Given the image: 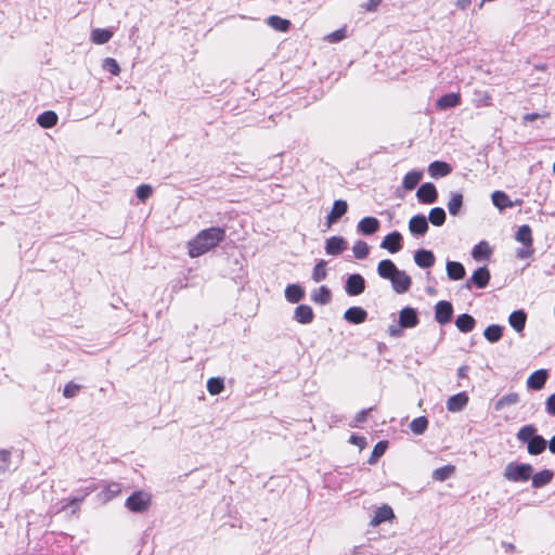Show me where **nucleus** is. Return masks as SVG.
<instances>
[{"label":"nucleus","mask_w":555,"mask_h":555,"mask_svg":"<svg viewBox=\"0 0 555 555\" xmlns=\"http://www.w3.org/2000/svg\"><path fill=\"white\" fill-rule=\"evenodd\" d=\"M224 238L225 230L223 228L204 229L188 242V254L191 258L199 257L217 247Z\"/></svg>","instance_id":"f257e3e1"},{"label":"nucleus","mask_w":555,"mask_h":555,"mask_svg":"<svg viewBox=\"0 0 555 555\" xmlns=\"http://www.w3.org/2000/svg\"><path fill=\"white\" fill-rule=\"evenodd\" d=\"M516 437L520 442L527 443L528 453L531 455L541 454L547 447L546 440L542 436L537 435V428L531 424L522 426L516 434Z\"/></svg>","instance_id":"f03ea898"},{"label":"nucleus","mask_w":555,"mask_h":555,"mask_svg":"<svg viewBox=\"0 0 555 555\" xmlns=\"http://www.w3.org/2000/svg\"><path fill=\"white\" fill-rule=\"evenodd\" d=\"M420 318L416 309L404 307L399 312L398 323L389 325L388 334L390 337L399 338L403 335L405 328H414L418 325Z\"/></svg>","instance_id":"7ed1b4c3"},{"label":"nucleus","mask_w":555,"mask_h":555,"mask_svg":"<svg viewBox=\"0 0 555 555\" xmlns=\"http://www.w3.org/2000/svg\"><path fill=\"white\" fill-rule=\"evenodd\" d=\"M95 490V486H88L85 490L81 491L80 495L57 501L51 506V511L55 514H59L66 511L67 508H72V514H76L80 509V504L83 502L85 498Z\"/></svg>","instance_id":"20e7f679"},{"label":"nucleus","mask_w":555,"mask_h":555,"mask_svg":"<svg viewBox=\"0 0 555 555\" xmlns=\"http://www.w3.org/2000/svg\"><path fill=\"white\" fill-rule=\"evenodd\" d=\"M531 473L530 464L509 463L504 470V477L509 481H527Z\"/></svg>","instance_id":"39448f33"},{"label":"nucleus","mask_w":555,"mask_h":555,"mask_svg":"<svg viewBox=\"0 0 555 555\" xmlns=\"http://www.w3.org/2000/svg\"><path fill=\"white\" fill-rule=\"evenodd\" d=\"M151 495L145 491H135L126 500V507L133 513H142L149 508Z\"/></svg>","instance_id":"423d86ee"},{"label":"nucleus","mask_w":555,"mask_h":555,"mask_svg":"<svg viewBox=\"0 0 555 555\" xmlns=\"http://www.w3.org/2000/svg\"><path fill=\"white\" fill-rule=\"evenodd\" d=\"M490 278L491 275L488 268L480 267L475 270L472 276L465 282L464 287L472 289V286L475 285L477 288H485L489 284Z\"/></svg>","instance_id":"0eeeda50"},{"label":"nucleus","mask_w":555,"mask_h":555,"mask_svg":"<svg viewBox=\"0 0 555 555\" xmlns=\"http://www.w3.org/2000/svg\"><path fill=\"white\" fill-rule=\"evenodd\" d=\"M365 289V280L359 273L350 274L345 284V292L349 296H358Z\"/></svg>","instance_id":"6e6552de"},{"label":"nucleus","mask_w":555,"mask_h":555,"mask_svg":"<svg viewBox=\"0 0 555 555\" xmlns=\"http://www.w3.org/2000/svg\"><path fill=\"white\" fill-rule=\"evenodd\" d=\"M453 315V306L450 301L440 300L435 306V320L444 325L449 323Z\"/></svg>","instance_id":"1a4fd4ad"},{"label":"nucleus","mask_w":555,"mask_h":555,"mask_svg":"<svg viewBox=\"0 0 555 555\" xmlns=\"http://www.w3.org/2000/svg\"><path fill=\"white\" fill-rule=\"evenodd\" d=\"M389 281L398 294L406 293L412 285L411 278L402 270H398Z\"/></svg>","instance_id":"9d476101"},{"label":"nucleus","mask_w":555,"mask_h":555,"mask_svg":"<svg viewBox=\"0 0 555 555\" xmlns=\"http://www.w3.org/2000/svg\"><path fill=\"white\" fill-rule=\"evenodd\" d=\"M347 249V242L343 236H331L325 241V253L331 256H338Z\"/></svg>","instance_id":"9b49d317"},{"label":"nucleus","mask_w":555,"mask_h":555,"mask_svg":"<svg viewBox=\"0 0 555 555\" xmlns=\"http://www.w3.org/2000/svg\"><path fill=\"white\" fill-rule=\"evenodd\" d=\"M416 196L421 203L433 204L438 197L437 189L430 182L424 183L418 188Z\"/></svg>","instance_id":"f8f14e48"},{"label":"nucleus","mask_w":555,"mask_h":555,"mask_svg":"<svg viewBox=\"0 0 555 555\" xmlns=\"http://www.w3.org/2000/svg\"><path fill=\"white\" fill-rule=\"evenodd\" d=\"M348 210V204L344 199H337L334 202L333 207L326 216V225L330 228L338 219H340Z\"/></svg>","instance_id":"ddd939ff"},{"label":"nucleus","mask_w":555,"mask_h":555,"mask_svg":"<svg viewBox=\"0 0 555 555\" xmlns=\"http://www.w3.org/2000/svg\"><path fill=\"white\" fill-rule=\"evenodd\" d=\"M402 235L398 231H393L386 235L380 243V247L389 253H398L402 248Z\"/></svg>","instance_id":"4468645a"},{"label":"nucleus","mask_w":555,"mask_h":555,"mask_svg":"<svg viewBox=\"0 0 555 555\" xmlns=\"http://www.w3.org/2000/svg\"><path fill=\"white\" fill-rule=\"evenodd\" d=\"M428 228V221L424 215H415L409 221V230L415 236L424 235Z\"/></svg>","instance_id":"2eb2a0df"},{"label":"nucleus","mask_w":555,"mask_h":555,"mask_svg":"<svg viewBox=\"0 0 555 555\" xmlns=\"http://www.w3.org/2000/svg\"><path fill=\"white\" fill-rule=\"evenodd\" d=\"M468 400V395L465 391L453 395L447 400V410L452 413L461 412L467 405Z\"/></svg>","instance_id":"dca6fc26"},{"label":"nucleus","mask_w":555,"mask_h":555,"mask_svg":"<svg viewBox=\"0 0 555 555\" xmlns=\"http://www.w3.org/2000/svg\"><path fill=\"white\" fill-rule=\"evenodd\" d=\"M548 378V372L544 369L533 372L527 379V387L532 390H541Z\"/></svg>","instance_id":"f3484780"},{"label":"nucleus","mask_w":555,"mask_h":555,"mask_svg":"<svg viewBox=\"0 0 555 555\" xmlns=\"http://www.w3.org/2000/svg\"><path fill=\"white\" fill-rule=\"evenodd\" d=\"M395 514L392 508L389 505L384 504L376 508L373 517L371 518L370 525L376 527L384 521L391 520Z\"/></svg>","instance_id":"a211bd4d"},{"label":"nucleus","mask_w":555,"mask_h":555,"mask_svg":"<svg viewBox=\"0 0 555 555\" xmlns=\"http://www.w3.org/2000/svg\"><path fill=\"white\" fill-rule=\"evenodd\" d=\"M379 220L375 217H364L357 225L358 232L363 235H372L379 229Z\"/></svg>","instance_id":"6ab92c4d"},{"label":"nucleus","mask_w":555,"mask_h":555,"mask_svg":"<svg viewBox=\"0 0 555 555\" xmlns=\"http://www.w3.org/2000/svg\"><path fill=\"white\" fill-rule=\"evenodd\" d=\"M414 261L420 268L428 269L435 264L436 258L431 250L418 249L414 254Z\"/></svg>","instance_id":"aec40b11"},{"label":"nucleus","mask_w":555,"mask_h":555,"mask_svg":"<svg viewBox=\"0 0 555 555\" xmlns=\"http://www.w3.org/2000/svg\"><path fill=\"white\" fill-rule=\"evenodd\" d=\"M344 319L351 324H361L366 321L367 312L361 307H350L345 311Z\"/></svg>","instance_id":"412c9836"},{"label":"nucleus","mask_w":555,"mask_h":555,"mask_svg":"<svg viewBox=\"0 0 555 555\" xmlns=\"http://www.w3.org/2000/svg\"><path fill=\"white\" fill-rule=\"evenodd\" d=\"M461 104V95L460 93H447L440 96L436 102V107L438 109H448L452 107H456Z\"/></svg>","instance_id":"4be33fe9"},{"label":"nucleus","mask_w":555,"mask_h":555,"mask_svg":"<svg viewBox=\"0 0 555 555\" xmlns=\"http://www.w3.org/2000/svg\"><path fill=\"white\" fill-rule=\"evenodd\" d=\"M314 313L308 305H299L294 311V320L300 324H309L313 321Z\"/></svg>","instance_id":"5701e85b"},{"label":"nucleus","mask_w":555,"mask_h":555,"mask_svg":"<svg viewBox=\"0 0 555 555\" xmlns=\"http://www.w3.org/2000/svg\"><path fill=\"white\" fill-rule=\"evenodd\" d=\"M527 321V314L524 310L513 311L508 317L509 325L517 332L524 331Z\"/></svg>","instance_id":"b1692460"},{"label":"nucleus","mask_w":555,"mask_h":555,"mask_svg":"<svg viewBox=\"0 0 555 555\" xmlns=\"http://www.w3.org/2000/svg\"><path fill=\"white\" fill-rule=\"evenodd\" d=\"M452 171V168L449 164L444 162H433L428 166V173L433 178H441L448 176Z\"/></svg>","instance_id":"393cba45"},{"label":"nucleus","mask_w":555,"mask_h":555,"mask_svg":"<svg viewBox=\"0 0 555 555\" xmlns=\"http://www.w3.org/2000/svg\"><path fill=\"white\" fill-rule=\"evenodd\" d=\"M399 269L390 259L379 261L377 273L382 279L390 280Z\"/></svg>","instance_id":"a878e982"},{"label":"nucleus","mask_w":555,"mask_h":555,"mask_svg":"<svg viewBox=\"0 0 555 555\" xmlns=\"http://www.w3.org/2000/svg\"><path fill=\"white\" fill-rule=\"evenodd\" d=\"M455 326L462 333H469L476 326V320L468 313L460 314L455 320Z\"/></svg>","instance_id":"bb28decb"},{"label":"nucleus","mask_w":555,"mask_h":555,"mask_svg":"<svg viewBox=\"0 0 555 555\" xmlns=\"http://www.w3.org/2000/svg\"><path fill=\"white\" fill-rule=\"evenodd\" d=\"M305 297L304 288L298 284H289L285 288V298L288 302L297 304Z\"/></svg>","instance_id":"cd10ccee"},{"label":"nucleus","mask_w":555,"mask_h":555,"mask_svg":"<svg viewBox=\"0 0 555 555\" xmlns=\"http://www.w3.org/2000/svg\"><path fill=\"white\" fill-rule=\"evenodd\" d=\"M446 269L448 278L453 281L462 280L466 273L464 266L459 261H448Z\"/></svg>","instance_id":"c85d7f7f"},{"label":"nucleus","mask_w":555,"mask_h":555,"mask_svg":"<svg viewBox=\"0 0 555 555\" xmlns=\"http://www.w3.org/2000/svg\"><path fill=\"white\" fill-rule=\"evenodd\" d=\"M554 477V472L551 469H543L532 476V487L535 489L548 485Z\"/></svg>","instance_id":"c756f323"},{"label":"nucleus","mask_w":555,"mask_h":555,"mask_svg":"<svg viewBox=\"0 0 555 555\" xmlns=\"http://www.w3.org/2000/svg\"><path fill=\"white\" fill-rule=\"evenodd\" d=\"M515 238L526 247H532V231L528 224L518 228Z\"/></svg>","instance_id":"7c9ffc66"},{"label":"nucleus","mask_w":555,"mask_h":555,"mask_svg":"<svg viewBox=\"0 0 555 555\" xmlns=\"http://www.w3.org/2000/svg\"><path fill=\"white\" fill-rule=\"evenodd\" d=\"M59 117L53 111H46L37 117V122L42 128H52L57 124Z\"/></svg>","instance_id":"2f4dec72"},{"label":"nucleus","mask_w":555,"mask_h":555,"mask_svg":"<svg viewBox=\"0 0 555 555\" xmlns=\"http://www.w3.org/2000/svg\"><path fill=\"white\" fill-rule=\"evenodd\" d=\"M311 299L315 304L326 305L332 299V293L326 286L323 285L312 292Z\"/></svg>","instance_id":"473e14b6"},{"label":"nucleus","mask_w":555,"mask_h":555,"mask_svg":"<svg viewBox=\"0 0 555 555\" xmlns=\"http://www.w3.org/2000/svg\"><path fill=\"white\" fill-rule=\"evenodd\" d=\"M463 206V195L460 192L451 193V197L447 204L448 210L451 216H457Z\"/></svg>","instance_id":"72a5a7b5"},{"label":"nucleus","mask_w":555,"mask_h":555,"mask_svg":"<svg viewBox=\"0 0 555 555\" xmlns=\"http://www.w3.org/2000/svg\"><path fill=\"white\" fill-rule=\"evenodd\" d=\"M113 31L105 28H95L91 31V40L95 44H104L113 37Z\"/></svg>","instance_id":"f704fd0d"},{"label":"nucleus","mask_w":555,"mask_h":555,"mask_svg":"<svg viewBox=\"0 0 555 555\" xmlns=\"http://www.w3.org/2000/svg\"><path fill=\"white\" fill-rule=\"evenodd\" d=\"M423 178V172L420 170L409 171L403 178V188L405 190H413L420 183Z\"/></svg>","instance_id":"c9c22d12"},{"label":"nucleus","mask_w":555,"mask_h":555,"mask_svg":"<svg viewBox=\"0 0 555 555\" xmlns=\"http://www.w3.org/2000/svg\"><path fill=\"white\" fill-rule=\"evenodd\" d=\"M492 203L500 210H503L507 207H512L513 203L509 197L503 191H494L491 195Z\"/></svg>","instance_id":"e433bc0d"},{"label":"nucleus","mask_w":555,"mask_h":555,"mask_svg":"<svg viewBox=\"0 0 555 555\" xmlns=\"http://www.w3.org/2000/svg\"><path fill=\"white\" fill-rule=\"evenodd\" d=\"M121 493V485L118 482L107 483L101 492V496L105 502L113 500Z\"/></svg>","instance_id":"4c0bfd02"},{"label":"nucleus","mask_w":555,"mask_h":555,"mask_svg":"<svg viewBox=\"0 0 555 555\" xmlns=\"http://www.w3.org/2000/svg\"><path fill=\"white\" fill-rule=\"evenodd\" d=\"M473 103L476 107H488L492 105V98L488 91L476 90L474 92Z\"/></svg>","instance_id":"58836bf2"},{"label":"nucleus","mask_w":555,"mask_h":555,"mask_svg":"<svg viewBox=\"0 0 555 555\" xmlns=\"http://www.w3.org/2000/svg\"><path fill=\"white\" fill-rule=\"evenodd\" d=\"M491 255V248L485 241L479 242L473 247L472 256L475 260L488 258Z\"/></svg>","instance_id":"ea45409f"},{"label":"nucleus","mask_w":555,"mask_h":555,"mask_svg":"<svg viewBox=\"0 0 555 555\" xmlns=\"http://www.w3.org/2000/svg\"><path fill=\"white\" fill-rule=\"evenodd\" d=\"M502 335L503 327L496 324L489 325L483 332L485 338L492 344L499 341L502 338Z\"/></svg>","instance_id":"a19ab883"},{"label":"nucleus","mask_w":555,"mask_h":555,"mask_svg":"<svg viewBox=\"0 0 555 555\" xmlns=\"http://www.w3.org/2000/svg\"><path fill=\"white\" fill-rule=\"evenodd\" d=\"M268 25L275 30L286 31L291 26V22L278 15H271L268 17Z\"/></svg>","instance_id":"79ce46f5"},{"label":"nucleus","mask_w":555,"mask_h":555,"mask_svg":"<svg viewBox=\"0 0 555 555\" xmlns=\"http://www.w3.org/2000/svg\"><path fill=\"white\" fill-rule=\"evenodd\" d=\"M455 472V467L453 465H446L439 467L433 472V478L438 481H444L449 479Z\"/></svg>","instance_id":"37998d69"},{"label":"nucleus","mask_w":555,"mask_h":555,"mask_svg":"<svg viewBox=\"0 0 555 555\" xmlns=\"http://www.w3.org/2000/svg\"><path fill=\"white\" fill-rule=\"evenodd\" d=\"M519 401V396L518 393L516 392H511V393H507L503 397H501L496 403H495V410L496 411H500L502 410L503 408L507 406V405H513V404H516L518 403Z\"/></svg>","instance_id":"c03bdc74"},{"label":"nucleus","mask_w":555,"mask_h":555,"mask_svg":"<svg viewBox=\"0 0 555 555\" xmlns=\"http://www.w3.org/2000/svg\"><path fill=\"white\" fill-rule=\"evenodd\" d=\"M446 211L441 207H435L429 211L428 219L436 225L440 227L446 222Z\"/></svg>","instance_id":"a18cd8bd"},{"label":"nucleus","mask_w":555,"mask_h":555,"mask_svg":"<svg viewBox=\"0 0 555 555\" xmlns=\"http://www.w3.org/2000/svg\"><path fill=\"white\" fill-rule=\"evenodd\" d=\"M428 427V420L425 416L414 418L410 424V429L415 435H422Z\"/></svg>","instance_id":"49530a36"},{"label":"nucleus","mask_w":555,"mask_h":555,"mask_svg":"<svg viewBox=\"0 0 555 555\" xmlns=\"http://www.w3.org/2000/svg\"><path fill=\"white\" fill-rule=\"evenodd\" d=\"M224 389V382L220 377H210L207 380V390L210 395H219Z\"/></svg>","instance_id":"de8ad7c7"},{"label":"nucleus","mask_w":555,"mask_h":555,"mask_svg":"<svg viewBox=\"0 0 555 555\" xmlns=\"http://www.w3.org/2000/svg\"><path fill=\"white\" fill-rule=\"evenodd\" d=\"M326 261L321 259L315 263L312 270V280L318 283L323 281L326 278Z\"/></svg>","instance_id":"09e8293b"},{"label":"nucleus","mask_w":555,"mask_h":555,"mask_svg":"<svg viewBox=\"0 0 555 555\" xmlns=\"http://www.w3.org/2000/svg\"><path fill=\"white\" fill-rule=\"evenodd\" d=\"M12 465V452L10 450H0V476L10 470Z\"/></svg>","instance_id":"8fccbe9b"},{"label":"nucleus","mask_w":555,"mask_h":555,"mask_svg":"<svg viewBox=\"0 0 555 555\" xmlns=\"http://www.w3.org/2000/svg\"><path fill=\"white\" fill-rule=\"evenodd\" d=\"M353 255L357 259H365L370 253V247L364 241H357L352 247Z\"/></svg>","instance_id":"3c124183"},{"label":"nucleus","mask_w":555,"mask_h":555,"mask_svg":"<svg viewBox=\"0 0 555 555\" xmlns=\"http://www.w3.org/2000/svg\"><path fill=\"white\" fill-rule=\"evenodd\" d=\"M387 447H388L387 441H384V440L378 441L372 451V454L369 459V463L375 464L377 462V460L386 452Z\"/></svg>","instance_id":"603ef678"},{"label":"nucleus","mask_w":555,"mask_h":555,"mask_svg":"<svg viewBox=\"0 0 555 555\" xmlns=\"http://www.w3.org/2000/svg\"><path fill=\"white\" fill-rule=\"evenodd\" d=\"M103 68L115 76H117L120 72V67H119L118 63L116 62L115 59H112V57H106L103 61Z\"/></svg>","instance_id":"864d4df0"},{"label":"nucleus","mask_w":555,"mask_h":555,"mask_svg":"<svg viewBox=\"0 0 555 555\" xmlns=\"http://www.w3.org/2000/svg\"><path fill=\"white\" fill-rule=\"evenodd\" d=\"M81 389V386L74 383V382H69L65 385L64 387V390H63V396L65 398H74L78 395V392L80 391Z\"/></svg>","instance_id":"5fc2aeb1"},{"label":"nucleus","mask_w":555,"mask_h":555,"mask_svg":"<svg viewBox=\"0 0 555 555\" xmlns=\"http://www.w3.org/2000/svg\"><path fill=\"white\" fill-rule=\"evenodd\" d=\"M152 193L153 189L149 184H141L137 188L135 191L137 197L142 202L146 201L152 195Z\"/></svg>","instance_id":"6e6d98bb"},{"label":"nucleus","mask_w":555,"mask_h":555,"mask_svg":"<svg viewBox=\"0 0 555 555\" xmlns=\"http://www.w3.org/2000/svg\"><path fill=\"white\" fill-rule=\"evenodd\" d=\"M345 38H346V29L345 28L337 29L326 36V39L332 43L339 42L340 40H343Z\"/></svg>","instance_id":"4d7b16f0"},{"label":"nucleus","mask_w":555,"mask_h":555,"mask_svg":"<svg viewBox=\"0 0 555 555\" xmlns=\"http://www.w3.org/2000/svg\"><path fill=\"white\" fill-rule=\"evenodd\" d=\"M545 410L550 415L555 416V393L551 395L545 402Z\"/></svg>","instance_id":"13d9d810"},{"label":"nucleus","mask_w":555,"mask_h":555,"mask_svg":"<svg viewBox=\"0 0 555 555\" xmlns=\"http://www.w3.org/2000/svg\"><path fill=\"white\" fill-rule=\"evenodd\" d=\"M349 441L356 446H358L361 450L366 446V439L362 436L351 435Z\"/></svg>","instance_id":"bf43d9fd"},{"label":"nucleus","mask_w":555,"mask_h":555,"mask_svg":"<svg viewBox=\"0 0 555 555\" xmlns=\"http://www.w3.org/2000/svg\"><path fill=\"white\" fill-rule=\"evenodd\" d=\"M380 3L382 0H369L366 3L362 5V8L369 12H375Z\"/></svg>","instance_id":"052dcab7"},{"label":"nucleus","mask_w":555,"mask_h":555,"mask_svg":"<svg viewBox=\"0 0 555 555\" xmlns=\"http://www.w3.org/2000/svg\"><path fill=\"white\" fill-rule=\"evenodd\" d=\"M372 411V408L370 409H364V410H361L360 412L357 413L356 417H354V421L357 423H363L366 421V417H367V414Z\"/></svg>","instance_id":"680f3d73"},{"label":"nucleus","mask_w":555,"mask_h":555,"mask_svg":"<svg viewBox=\"0 0 555 555\" xmlns=\"http://www.w3.org/2000/svg\"><path fill=\"white\" fill-rule=\"evenodd\" d=\"M547 116H548L547 113L544 115H540L539 113H529V114L524 115L522 120L525 122H529V121H533L540 117H547Z\"/></svg>","instance_id":"e2e57ef3"},{"label":"nucleus","mask_w":555,"mask_h":555,"mask_svg":"<svg viewBox=\"0 0 555 555\" xmlns=\"http://www.w3.org/2000/svg\"><path fill=\"white\" fill-rule=\"evenodd\" d=\"M531 254H532V248L524 246L522 248L518 249L517 257L525 259V258L530 257Z\"/></svg>","instance_id":"0e129e2a"},{"label":"nucleus","mask_w":555,"mask_h":555,"mask_svg":"<svg viewBox=\"0 0 555 555\" xmlns=\"http://www.w3.org/2000/svg\"><path fill=\"white\" fill-rule=\"evenodd\" d=\"M472 4V0H456L455 2V5L456 8H459L460 10H467Z\"/></svg>","instance_id":"69168bd1"},{"label":"nucleus","mask_w":555,"mask_h":555,"mask_svg":"<svg viewBox=\"0 0 555 555\" xmlns=\"http://www.w3.org/2000/svg\"><path fill=\"white\" fill-rule=\"evenodd\" d=\"M502 547L505 550L506 553H516V546L508 542H502Z\"/></svg>","instance_id":"338daca9"},{"label":"nucleus","mask_w":555,"mask_h":555,"mask_svg":"<svg viewBox=\"0 0 555 555\" xmlns=\"http://www.w3.org/2000/svg\"><path fill=\"white\" fill-rule=\"evenodd\" d=\"M467 371H468V367L467 366H461L459 370H457V376L460 378H464L467 376Z\"/></svg>","instance_id":"774afa93"}]
</instances>
